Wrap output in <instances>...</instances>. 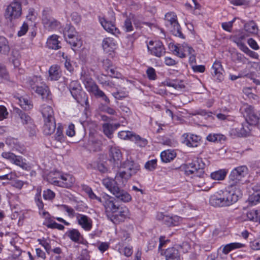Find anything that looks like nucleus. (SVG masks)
Listing matches in <instances>:
<instances>
[{
	"mask_svg": "<svg viewBox=\"0 0 260 260\" xmlns=\"http://www.w3.org/2000/svg\"><path fill=\"white\" fill-rule=\"evenodd\" d=\"M224 190L218 191L215 194L212 196L209 200L211 206L218 207L230 206L236 203L240 197V190L233 191Z\"/></svg>",
	"mask_w": 260,
	"mask_h": 260,
	"instance_id": "f257e3e1",
	"label": "nucleus"
},
{
	"mask_svg": "<svg viewBox=\"0 0 260 260\" xmlns=\"http://www.w3.org/2000/svg\"><path fill=\"white\" fill-rule=\"evenodd\" d=\"M248 174V168L246 166H241L235 168L229 175V188H234L239 190V187L243 184L245 177Z\"/></svg>",
	"mask_w": 260,
	"mask_h": 260,
	"instance_id": "f03ea898",
	"label": "nucleus"
},
{
	"mask_svg": "<svg viewBox=\"0 0 260 260\" xmlns=\"http://www.w3.org/2000/svg\"><path fill=\"white\" fill-rule=\"evenodd\" d=\"M31 89L41 95L43 99H49L50 92L48 87L43 83L40 76H34L29 80Z\"/></svg>",
	"mask_w": 260,
	"mask_h": 260,
	"instance_id": "7ed1b4c3",
	"label": "nucleus"
},
{
	"mask_svg": "<svg viewBox=\"0 0 260 260\" xmlns=\"http://www.w3.org/2000/svg\"><path fill=\"white\" fill-rule=\"evenodd\" d=\"M120 168H123L127 171H122L117 173L116 179H124L126 181L132 176L136 174L140 170V166L133 160H126L124 161Z\"/></svg>",
	"mask_w": 260,
	"mask_h": 260,
	"instance_id": "20e7f679",
	"label": "nucleus"
},
{
	"mask_svg": "<svg viewBox=\"0 0 260 260\" xmlns=\"http://www.w3.org/2000/svg\"><path fill=\"white\" fill-rule=\"evenodd\" d=\"M165 25L172 32V34L180 38L184 39V37L182 33L180 26L179 24L176 15L174 12H169L165 15Z\"/></svg>",
	"mask_w": 260,
	"mask_h": 260,
	"instance_id": "39448f33",
	"label": "nucleus"
},
{
	"mask_svg": "<svg viewBox=\"0 0 260 260\" xmlns=\"http://www.w3.org/2000/svg\"><path fill=\"white\" fill-rule=\"evenodd\" d=\"M85 87L87 90L92 93L96 98H101L105 102L110 103V100L105 93L100 89L98 85L91 78L83 79Z\"/></svg>",
	"mask_w": 260,
	"mask_h": 260,
	"instance_id": "423d86ee",
	"label": "nucleus"
},
{
	"mask_svg": "<svg viewBox=\"0 0 260 260\" xmlns=\"http://www.w3.org/2000/svg\"><path fill=\"white\" fill-rule=\"evenodd\" d=\"M21 5L18 0H14L7 8L5 17L10 21L18 18L21 15Z\"/></svg>",
	"mask_w": 260,
	"mask_h": 260,
	"instance_id": "0eeeda50",
	"label": "nucleus"
},
{
	"mask_svg": "<svg viewBox=\"0 0 260 260\" xmlns=\"http://www.w3.org/2000/svg\"><path fill=\"white\" fill-rule=\"evenodd\" d=\"M103 204L105 210V213L109 219L112 214H114V212L118 209L120 206L116 204L114 201V199L108 194H105L101 198V202H99Z\"/></svg>",
	"mask_w": 260,
	"mask_h": 260,
	"instance_id": "6e6552de",
	"label": "nucleus"
},
{
	"mask_svg": "<svg viewBox=\"0 0 260 260\" xmlns=\"http://www.w3.org/2000/svg\"><path fill=\"white\" fill-rule=\"evenodd\" d=\"M116 210V211L114 212V214H112V217L111 216L109 218L114 224H118L129 218V211L126 206H120Z\"/></svg>",
	"mask_w": 260,
	"mask_h": 260,
	"instance_id": "1a4fd4ad",
	"label": "nucleus"
},
{
	"mask_svg": "<svg viewBox=\"0 0 260 260\" xmlns=\"http://www.w3.org/2000/svg\"><path fill=\"white\" fill-rule=\"evenodd\" d=\"M244 116L245 117L246 122L250 125H255L259 121L260 113L254 110V108L250 106L244 109Z\"/></svg>",
	"mask_w": 260,
	"mask_h": 260,
	"instance_id": "9d476101",
	"label": "nucleus"
},
{
	"mask_svg": "<svg viewBox=\"0 0 260 260\" xmlns=\"http://www.w3.org/2000/svg\"><path fill=\"white\" fill-rule=\"evenodd\" d=\"M35 200L40 210V214H41L45 220L43 224L47 226V225L50 223V222H52L53 220L52 219V217H51L50 214L48 212L43 210L44 204L41 200V190L39 191L38 189V193L35 196Z\"/></svg>",
	"mask_w": 260,
	"mask_h": 260,
	"instance_id": "9b49d317",
	"label": "nucleus"
},
{
	"mask_svg": "<svg viewBox=\"0 0 260 260\" xmlns=\"http://www.w3.org/2000/svg\"><path fill=\"white\" fill-rule=\"evenodd\" d=\"M42 22L44 27L48 30L56 29L60 25L59 22L55 20L49 15V10H43Z\"/></svg>",
	"mask_w": 260,
	"mask_h": 260,
	"instance_id": "f8f14e48",
	"label": "nucleus"
},
{
	"mask_svg": "<svg viewBox=\"0 0 260 260\" xmlns=\"http://www.w3.org/2000/svg\"><path fill=\"white\" fill-rule=\"evenodd\" d=\"M172 49L174 53L180 58H185L193 51V49L185 43L181 45H173Z\"/></svg>",
	"mask_w": 260,
	"mask_h": 260,
	"instance_id": "ddd939ff",
	"label": "nucleus"
},
{
	"mask_svg": "<svg viewBox=\"0 0 260 260\" xmlns=\"http://www.w3.org/2000/svg\"><path fill=\"white\" fill-rule=\"evenodd\" d=\"M110 161L115 167L119 168L121 166L122 154L120 149L116 146H112L110 149Z\"/></svg>",
	"mask_w": 260,
	"mask_h": 260,
	"instance_id": "4468645a",
	"label": "nucleus"
},
{
	"mask_svg": "<svg viewBox=\"0 0 260 260\" xmlns=\"http://www.w3.org/2000/svg\"><path fill=\"white\" fill-rule=\"evenodd\" d=\"M147 48L152 55L157 57H160L165 53L164 45L159 41H150L147 45Z\"/></svg>",
	"mask_w": 260,
	"mask_h": 260,
	"instance_id": "2eb2a0df",
	"label": "nucleus"
},
{
	"mask_svg": "<svg viewBox=\"0 0 260 260\" xmlns=\"http://www.w3.org/2000/svg\"><path fill=\"white\" fill-rule=\"evenodd\" d=\"M59 175V180H53L54 183L63 187L69 188L71 187L75 182V178L70 174L61 175L60 173H57Z\"/></svg>",
	"mask_w": 260,
	"mask_h": 260,
	"instance_id": "dca6fc26",
	"label": "nucleus"
},
{
	"mask_svg": "<svg viewBox=\"0 0 260 260\" xmlns=\"http://www.w3.org/2000/svg\"><path fill=\"white\" fill-rule=\"evenodd\" d=\"M70 92L74 99L81 105L84 106L88 105L87 95L82 91L81 87L75 90H72Z\"/></svg>",
	"mask_w": 260,
	"mask_h": 260,
	"instance_id": "f3484780",
	"label": "nucleus"
},
{
	"mask_svg": "<svg viewBox=\"0 0 260 260\" xmlns=\"http://www.w3.org/2000/svg\"><path fill=\"white\" fill-rule=\"evenodd\" d=\"M248 125L245 122L244 124L242 123L232 128L230 131L231 135L238 137H246L250 131Z\"/></svg>",
	"mask_w": 260,
	"mask_h": 260,
	"instance_id": "a211bd4d",
	"label": "nucleus"
},
{
	"mask_svg": "<svg viewBox=\"0 0 260 260\" xmlns=\"http://www.w3.org/2000/svg\"><path fill=\"white\" fill-rule=\"evenodd\" d=\"M76 218L79 225H80L84 230L89 231L92 226V220L87 216L77 213Z\"/></svg>",
	"mask_w": 260,
	"mask_h": 260,
	"instance_id": "6ab92c4d",
	"label": "nucleus"
},
{
	"mask_svg": "<svg viewBox=\"0 0 260 260\" xmlns=\"http://www.w3.org/2000/svg\"><path fill=\"white\" fill-rule=\"evenodd\" d=\"M99 20L103 28L107 32L115 36L120 34L119 29L116 27L114 22L112 20L109 21L105 18L101 17L99 18Z\"/></svg>",
	"mask_w": 260,
	"mask_h": 260,
	"instance_id": "aec40b11",
	"label": "nucleus"
},
{
	"mask_svg": "<svg viewBox=\"0 0 260 260\" xmlns=\"http://www.w3.org/2000/svg\"><path fill=\"white\" fill-rule=\"evenodd\" d=\"M117 199L125 203L129 202L132 200L131 196L125 190L117 186L113 189L112 193Z\"/></svg>",
	"mask_w": 260,
	"mask_h": 260,
	"instance_id": "412c9836",
	"label": "nucleus"
},
{
	"mask_svg": "<svg viewBox=\"0 0 260 260\" xmlns=\"http://www.w3.org/2000/svg\"><path fill=\"white\" fill-rule=\"evenodd\" d=\"M183 137H184L183 143L188 147H197L201 140L199 136L193 134H184Z\"/></svg>",
	"mask_w": 260,
	"mask_h": 260,
	"instance_id": "4be33fe9",
	"label": "nucleus"
},
{
	"mask_svg": "<svg viewBox=\"0 0 260 260\" xmlns=\"http://www.w3.org/2000/svg\"><path fill=\"white\" fill-rule=\"evenodd\" d=\"M160 254L165 256L166 260H180L179 251L174 247L168 248L165 251L161 250Z\"/></svg>",
	"mask_w": 260,
	"mask_h": 260,
	"instance_id": "5701e85b",
	"label": "nucleus"
},
{
	"mask_svg": "<svg viewBox=\"0 0 260 260\" xmlns=\"http://www.w3.org/2000/svg\"><path fill=\"white\" fill-rule=\"evenodd\" d=\"M212 74L214 78H216V79L218 80L219 81H222L223 79V70L220 61H215L214 62L212 66Z\"/></svg>",
	"mask_w": 260,
	"mask_h": 260,
	"instance_id": "b1692460",
	"label": "nucleus"
},
{
	"mask_svg": "<svg viewBox=\"0 0 260 260\" xmlns=\"http://www.w3.org/2000/svg\"><path fill=\"white\" fill-rule=\"evenodd\" d=\"M162 220L167 226H173L178 225L182 221V218L177 215H164Z\"/></svg>",
	"mask_w": 260,
	"mask_h": 260,
	"instance_id": "393cba45",
	"label": "nucleus"
},
{
	"mask_svg": "<svg viewBox=\"0 0 260 260\" xmlns=\"http://www.w3.org/2000/svg\"><path fill=\"white\" fill-rule=\"evenodd\" d=\"M102 47L105 52L109 53L115 49L116 44L113 39L108 37L103 40Z\"/></svg>",
	"mask_w": 260,
	"mask_h": 260,
	"instance_id": "a878e982",
	"label": "nucleus"
},
{
	"mask_svg": "<svg viewBox=\"0 0 260 260\" xmlns=\"http://www.w3.org/2000/svg\"><path fill=\"white\" fill-rule=\"evenodd\" d=\"M43 132L45 135H49L53 134L56 128L55 119L44 120Z\"/></svg>",
	"mask_w": 260,
	"mask_h": 260,
	"instance_id": "bb28decb",
	"label": "nucleus"
},
{
	"mask_svg": "<svg viewBox=\"0 0 260 260\" xmlns=\"http://www.w3.org/2000/svg\"><path fill=\"white\" fill-rule=\"evenodd\" d=\"M41 112L44 120L54 119V112L50 106L43 105L41 107Z\"/></svg>",
	"mask_w": 260,
	"mask_h": 260,
	"instance_id": "cd10ccee",
	"label": "nucleus"
},
{
	"mask_svg": "<svg viewBox=\"0 0 260 260\" xmlns=\"http://www.w3.org/2000/svg\"><path fill=\"white\" fill-rule=\"evenodd\" d=\"M118 180H119L116 179V177L115 178V180L107 177L104 178L102 180V183L105 186V187L107 188L112 193L113 189L116 188V187L118 186L117 183Z\"/></svg>",
	"mask_w": 260,
	"mask_h": 260,
	"instance_id": "c85d7f7f",
	"label": "nucleus"
},
{
	"mask_svg": "<svg viewBox=\"0 0 260 260\" xmlns=\"http://www.w3.org/2000/svg\"><path fill=\"white\" fill-rule=\"evenodd\" d=\"M176 152L172 150L168 149L162 151L160 154V157L164 162H169L174 159L176 157Z\"/></svg>",
	"mask_w": 260,
	"mask_h": 260,
	"instance_id": "c756f323",
	"label": "nucleus"
},
{
	"mask_svg": "<svg viewBox=\"0 0 260 260\" xmlns=\"http://www.w3.org/2000/svg\"><path fill=\"white\" fill-rule=\"evenodd\" d=\"M132 21L134 24L136 25V18L134 15L130 14L128 17L124 21L123 25V29L126 32H130L133 30V26L132 25Z\"/></svg>",
	"mask_w": 260,
	"mask_h": 260,
	"instance_id": "7c9ffc66",
	"label": "nucleus"
},
{
	"mask_svg": "<svg viewBox=\"0 0 260 260\" xmlns=\"http://www.w3.org/2000/svg\"><path fill=\"white\" fill-rule=\"evenodd\" d=\"M245 245L244 244L238 242L231 243L224 245L222 248V253L227 254L230 253L232 250L244 247Z\"/></svg>",
	"mask_w": 260,
	"mask_h": 260,
	"instance_id": "2f4dec72",
	"label": "nucleus"
},
{
	"mask_svg": "<svg viewBox=\"0 0 260 260\" xmlns=\"http://www.w3.org/2000/svg\"><path fill=\"white\" fill-rule=\"evenodd\" d=\"M66 235L74 242L78 243L82 236L79 231L77 229H73L68 231L66 232Z\"/></svg>",
	"mask_w": 260,
	"mask_h": 260,
	"instance_id": "473e14b6",
	"label": "nucleus"
},
{
	"mask_svg": "<svg viewBox=\"0 0 260 260\" xmlns=\"http://www.w3.org/2000/svg\"><path fill=\"white\" fill-rule=\"evenodd\" d=\"M49 74L51 80H58L61 76V71L57 66H51L49 70Z\"/></svg>",
	"mask_w": 260,
	"mask_h": 260,
	"instance_id": "72a5a7b5",
	"label": "nucleus"
},
{
	"mask_svg": "<svg viewBox=\"0 0 260 260\" xmlns=\"http://www.w3.org/2000/svg\"><path fill=\"white\" fill-rule=\"evenodd\" d=\"M194 163H196V169H197V172H196V175L197 177H201L204 175L205 165L203 162L202 158H197L194 160Z\"/></svg>",
	"mask_w": 260,
	"mask_h": 260,
	"instance_id": "f704fd0d",
	"label": "nucleus"
},
{
	"mask_svg": "<svg viewBox=\"0 0 260 260\" xmlns=\"http://www.w3.org/2000/svg\"><path fill=\"white\" fill-rule=\"evenodd\" d=\"M59 42L58 40L57 35L51 36L47 41V45L49 48L57 50L60 48L59 45Z\"/></svg>",
	"mask_w": 260,
	"mask_h": 260,
	"instance_id": "c9c22d12",
	"label": "nucleus"
},
{
	"mask_svg": "<svg viewBox=\"0 0 260 260\" xmlns=\"http://www.w3.org/2000/svg\"><path fill=\"white\" fill-rule=\"evenodd\" d=\"M119 124L116 125L115 129L118 127ZM103 129L104 134L109 138L111 139L112 138L113 133L115 128H114L112 124L106 123L103 124Z\"/></svg>",
	"mask_w": 260,
	"mask_h": 260,
	"instance_id": "e433bc0d",
	"label": "nucleus"
},
{
	"mask_svg": "<svg viewBox=\"0 0 260 260\" xmlns=\"http://www.w3.org/2000/svg\"><path fill=\"white\" fill-rule=\"evenodd\" d=\"M165 84L167 86L172 87L177 90L181 91L185 88L182 81L166 80L165 82Z\"/></svg>",
	"mask_w": 260,
	"mask_h": 260,
	"instance_id": "4c0bfd02",
	"label": "nucleus"
},
{
	"mask_svg": "<svg viewBox=\"0 0 260 260\" xmlns=\"http://www.w3.org/2000/svg\"><path fill=\"white\" fill-rule=\"evenodd\" d=\"M131 141L134 142L136 144L140 147L146 146L148 143L147 140L141 137L139 135L134 133L133 137L131 138Z\"/></svg>",
	"mask_w": 260,
	"mask_h": 260,
	"instance_id": "58836bf2",
	"label": "nucleus"
},
{
	"mask_svg": "<svg viewBox=\"0 0 260 260\" xmlns=\"http://www.w3.org/2000/svg\"><path fill=\"white\" fill-rule=\"evenodd\" d=\"M245 30L249 34H256L258 31V28L255 23L251 21L244 25Z\"/></svg>",
	"mask_w": 260,
	"mask_h": 260,
	"instance_id": "ea45409f",
	"label": "nucleus"
},
{
	"mask_svg": "<svg viewBox=\"0 0 260 260\" xmlns=\"http://www.w3.org/2000/svg\"><path fill=\"white\" fill-rule=\"evenodd\" d=\"M226 174L227 172L225 170H219L212 172L210 175V177L215 180H222L225 178Z\"/></svg>",
	"mask_w": 260,
	"mask_h": 260,
	"instance_id": "a19ab883",
	"label": "nucleus"
},
{
	"mask_svg": "<svg viewBox=\"0 0 260 260\" xmlns=\"http://www.w3.org/2000/svg\"><path fill=\"white\" fill-rule=\"evenodd\" d=\"M82 189L88 195V197L91 200H96L98 202H101V198L96 196L93 192L91 187L86 185H82Z\"/></svg>",
	"mask_w": 260,
	"mask_h": 260,
	"instance_id": "79ce46f5",
	"label": "nucleus"
},
{
	"mask_svg": "<svg viewBox=\"0 0 260 260\" xmlns=\"http://www.w3.org/2000/svg\"><path fill=\"white\" fill-rule=\"evenodd\" d=\"M12 163L25 170H29L30 169L29 165L23 161L22 157L20 156L16 155Z\"/></svg>",
	"mask_w": 260,
	"mask_h": 260,
	"instance_id": "37998d69",
	"label": "nucleus"
},
{
	"mask_svg": "<svg viewBox=\"0 0 260 260\" xmlns=\"http://www.w3.org/2000/svg\"><path fill=\"white\" fill-rule=\"evenodd\" d=\"M107 78V76L104 74H101L97 77L98 82L103 86L113 87L114 84L112 82L108 80Z\"/></svg>",
	"mask_w": 260,
	"mask_h": 260,
	"instance_id": "c03bdc74",
	"label": "nucleus"
},
{
	"mask_svg": "<svg viewBox=\"0 0 260 260\" xmlns=\"http://www.w3.org/2000/svg\"><path fill=\"white\" fill-rule=\"evenodd\" d=\"M248 201L251 205L260 203V190H256L251 194L248 198Z\"/></svg>",
	"mask_w": 260,
	"mask_h": 260,
	"instance_id": "a18cd8bd",
	"label": "nucleus"
},
{
	"mask_svg": "<svg viewBox=\"0 0 260 260\" xmlns=\"http://www.w3.org/2000/svg\"><path fill=\"white\" fill-rule=\"evenodd\" d=\"M77 34V32L73 26L68 25H66L63 30V36L66 40Z\"/></svg>",
	"mask_w": 260,
	"mask_h": 260,
	"instance_id": "49530a36",
	"label": "nucleus"
},
{
	"mask_svg": "<svg viewBox=\"0 0 260 260\" xmlns=\"http://www.w3.org/2000/svg\"><path fill=\"white\" fill-rule=\"evenodd\" d=\"M18 104L25 110H29L32 107V105L27 99L22 97L18 99Z\"/></svg>",
	"mask_w": 260,
	"mask_h": 260,
	"instance_id": "de8ad7c7",
	"label": "nucleus"
},
{
	"mask_svg": "<svg viewBox=\"0 0 260 260\" xmlns=\"http://www.w3.org/2000/svg\"><path fill=\"white\" fill-rule=\"evenodd\" d=\"M67 42L73 47H80L82 45L81 40L78 38L77 34L66 40Z\"/></svg>",
	"mask_w": 260,
	"mask_h": 260,
	"instance_id": "09e8293b",
	"label": "nucleus"
},
{
	"mask_svg": "<svg viewBox=\"0 0 260 260\" xmlns=\"http://www.w3.org/2000/svg\"><path fill=\"white\" fill-rule=\"evenodd\" d=\"M184 169L185 173L187 175H196L197 169H196V163H194V160L190 163H188L185 165Z\"/></svg>",
	"mask_w": 260,
	"mask_h": 260,
	"instance_id": "8fccbe9b",
	"label": "nucleus"
},
{
	"mask_svg": "<svg viewBox=\"0 0 260 260\" xmlns=\"http://www.w3.org/2000/svg\"><path fill=\"white\" fill-rule=\"evenodd\" d=\"M15 110L21 119V122L23 124L29 123V122L31 120V118L28 115L26 114L19 109H16Z\"/></svg>",
	"mask_w": 260,
	"mask_h": 260,
	"instance_id": "3c124183",
	"label": "nucleus"
},
{
	"mask_svg": "<svg viewBox=\"0 0 260 260\" xmlns=\"http://www.w3.org/2000/svg\"><path fill=\"white\" fill-rule=\"evenodd\" d=\"M38 241L39 242L40 244H41L43 247H44L45 250L48 254H49L50 252H51L52 248L49 243V240H47L45 238H43L42 239H39L38 240Z\"/></svg>",
	"mask_w": 260,
	"mask_h": 260,
	"instance_id": "603ef678",
	"label": "nucleus"
},
{
	"mask_svg": "<svg viewBox=\"0 0 260 260\" xmlns=\"http://www.w3.org/2000/svg\"><path fill=\"white\" fill-rule=\"evenodd\" d=\"M9 50L7 39L3 37L0 36V53H5Z\"/></svg>",
	"mask_w": 260,
	"mask_h": 260,
	"instance_id": "864d4df0",
	"label": "nucleus"
},
{
	"mask_svg": "<svg viewBox=\"0 0 260 260\" xmlns=\"http://www.w3.org/2000/svg\"><path fill=\"white\" fill-rule=\"evenodd\" d=\"M134 133L131 131H122L118 133V137L123 140H129L133 137Z\"/></svg>",
	"mask_w": 260,
	"mask_h": 260,
	"instance_id": "5fc2aeb1",
	"label": "nucleus"
},
{
	"mask_svg": "<svg viewBox=\"0 0 260 260\" xmlns=\"http://www.w3.org/2000/svg\"><path fill=\"white\" fill-rule=\"evenodd\" d=\"M54 138L55 140L59 142H62L64 141V137L62 133V127L61 126L57 127Z\"/></svg>",
	"mask_w": 260,
	"mask_h": 260,
	"instance_id": "6e6d98bb",
	"label": "nucleus"
},
{
	"mask_svg": "<svg viewBox=\"0 0 260 260\" xmlns=\"http://www.w3.org/2000/svg\"><path fill=\"white\" fill-rule=\"evenodd\" d=\"M224 138V136L220 134H209L207 137V140L210 142H216V141H220Z\"/></svg>",
	"mask_w": 260,
	"mask_h": 260,
	"instance_id": "4d7b16f0",
	"label": "nucleus"
},
{
	"mask_svg": "<svg viewBox=\"0 0 260 260\" xmlns=\"http://www.w3.org/2000/svg\"><path fill=\"white\" fill-rule=\"evenodd\" d=\"M258 210H251L247 212V217L250 220L254 222H258L257 219Z\"/></svg>",
	"mask_w": 260,
	"mask_h": 260,
	"instance_id": "13d9d810",
	"label": "nucleus"
},
{
	"mask_svg": "<svg viewBox=\"0 0 260 260\" xmlns=\"http://www.w3.org/2000/svg\"><path fill=\"white\" fill-rule=\"evenodd\" d=\"M146 74L148 78L150 80H154L156 79L157 76L154 69L149 67L146 70Z\"/></svg>",
	"mask_w": 260,
	"mask_h": 260,
	"instance_id": "bf43d9fd",
	"label": "nucleus"
},
{
	"mask_svg": "<svg viewBox=\"0 0 260 260\" xmlns=\"http://www.w3.org/2000/svg\"><path fill=\"white\" fill-rule=\"evenodd\" d=\"M61 208L62 210L68 213L69 216L70 217H73L75 216H76L77 214H76L75 210L72 208L68 206L67 205H61Z\"/></svg>",
	"mask_w": 260,
	"mask_h": 260,
	"instance_id": "052dcab7",
	"label": "nucleus"
},
{
	"mask_svg": "<svg viewBox=\"0 0 260 260\" xmlns=\"http://www.w3.org/2000/svg\"><path fill=\"white\" fill-rule=\"evenodd\" d=\"M157 165V160L152 159L150 161H148L145 165V167L146 169L149 171L154 170L156 167Z\"/></svg>",
	"mask_w": 260,
	"mask_h": 260,
	"instance_id": "680f3d73",
	"label": "nucleus"
},
{
	"mask_svg": "<svg viewBox=\"0 0 260 260\" xmlns=\"http://www.w3.org/2000/svg\"><path fill=\"white\" fill-rule=\"evenodd\" d=\"M28 30V25L26 22H23L20 27L19 30L17 32V36L19 37H22L26 34Z\"/></svg>",
	"mask_w": 260,
	"mask_h": 260,
	"instance_id": "e2e57ef3",
	"label": "nucleus"
},
{
	"mask_svg": "<svg viewBox=\"0 0 260 260\" xmlns=\"http://www.w3.org/2000/svg\"><path fill=\"white\" fill-rule=\"evenodd\" d=\"M108 73L110 74V76L111 77L120 78L121 77V74L117 71V69L114 68L113 66L109 69L108 71H107Z\"/></svg>",
	"mask_w": 260,
	"mask_h": 260,
	"instance_id": "0e129e2a",
	"label": "nucleus"
},
{
	"mask_svg": "<svg viewBox=\"0 0 260 260\" xmlns=\"http://www.w3.org/2000/svg\"><path fill=\"white\" fill-rule=\"evenodd\" d=\"M162 144L170 147H175L177 145L176 141L168 138H164L162 140Z\"/></svg>",
	"mask_w": 260,
	"mask_h": 260,
	"instance_id": "69168bd1",
	"label": "nucleus"
},
{
	"mask_svg": "<svg viewBox=\"0 0 260 260\" xmlns=\"http://www.w3.org/2000/svg\"><path fill=\"white\" fill-rule=\"evenodd\" d=\"M113 96L117 100H122L128 96V92L125 91H117L112 93Z\"/></svg>",
	"mask_w": 260,
	"mask_h": 260,
	"instance_id": "338daca9",
	"label": "nucleus"
},
{
	"mask_svg": "<svg viewBox=\"0 0 260 260\" xmlns=\"http://www.w3.org/2000/svg\"><path fill=\"white\" fill-rule=\"evenodd\" d=\"M78 258L79 260H90L88 251L86 249H83Z\"/></svg>",
	"mask_w": 260,
	"mask_h": 260,
	"instance_id": "774afa93",
	"label": "nucleus"
}]
</instances>
